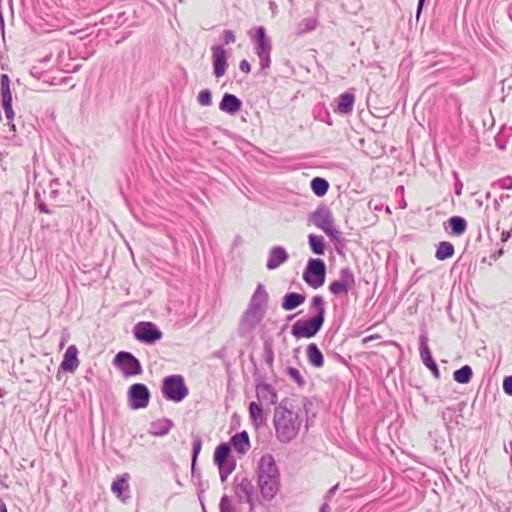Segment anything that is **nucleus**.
Wrapping results in <instances>:
<instances>
[{"label": "nucleus", "instance_id": "aec40b11", "mask_svg": "<svg viewBox=\"0 0 512 512\" xmlns=\"http://www.w3.org/2000/svg\"><path fill=\"white\" fill-rule=\"evenodd\" d=\"M269 295L265 289V286L259 283L251 296L248 307L253 310H258L266 314L268 307Z\"/></svg>", "mask_w": 512, "mask_h": 512}, {"label": "nucleus", "instance_id": "f704fd0d", "mask_svg": "<svg viewBox=\"0 0 512 512\" xmlns=\"http://www.w3.org/2000/svg\"><path fill=\"white\" fill-rule=\"evenodd\" d=\"M473 377V370L470 365H464L453 373V379L459 384H468Z\"/></svg>", "mask_w": 512, "mask_h": 512}, {"label": "nucleus", "instance_id": "473e14b6", "mask_svg": "<svg viewBox=\"0 0 512 512\" xmlns=\"http://www.w3.org/2000/svg\"><path fill=\"white\" fill-rule=\"evenodd\" d=\"M329 187V182L323 177H314L310 182V188L317 197L325 196Z\"/></svg>", "mask_w": 512, "mask_h": 512}, {"label": "nucleus", "instance_id": "4d7b16f0", "mask_svg": "<svg viewBox=\"0 0 512 512\" xmlns=\"http://www.w3.org/2000/svg\"><path fill=\"white\" fill-rule=\"evenodd\" d=\"M30 74L36 79H41L43 73L37 67H33Z\"/></svg>", "mask_w": 512, "mask_h": 512}, {"label": "nucleus", "instance_id": "f03ea898", "mask_svg": "<svg viewBox=\"0 0 512 512\" xmlns=\"http://www.w3.org/2000/svg\"><path fill=\"white\" fill-rule=\"evenodd\" d=\"M286 402L287 400L285 399L275 407L273 416L276 438L283 444L293 441L298 436L302 425L299 414L288 409Z\"/></svg>", "mask_w": 512, "mask_h": 512}, {"label": "nucleus", "instance_id": "49530a36", "mask_svg": "<svg viewBox=\"0 0 512 512\" xmlns=\"http://www.w3.org/2000/svg\"><path fill=\"white\" fill-rule=\"evenodd\" d=\"M222 41L226 45L234 43L236 41L234 32L230 29L224 30L222 33Z\"/></svg>", "mask_w": 512, "mask_h": 512}, {"label": "nucleus", "instance_id": "3c124183", "mask_svg": "<svg viewBox=\"0 0 512 512\" xmlns=\"http://www.w3.org/2000/svg\"><path fill=\"white\" fill-rule=\"evenodd\" d=\"M454 176L456 178L455 184H454V192L457 196H460L463 189V183L461 180L457 177V173L454 172Z\"/></svg>", "mask_w": 512, "mask_h": 512}, {"label": "nucleus", "instance_id": "cd10ccee", "mask_svg": "<svg viewBox=\"0 0 512 512\" xmlns=\"http://www.w3.org/2000/svg\"><path fill=\"white\" fill-rule=\"evenodd\" d=\"M306 357L311 366L321 368L324 365V356L316 343H310L306 347Z\"/></svg>", "mask_w": 512, "mask_h": 512}, {"label": "nucleus", "instance_id": "603ef678", "mask_svg": "<svg viewBox=\"0 0 512 512\" xmlns=\"http://www.w3.org/2000/svg\"><path fill=\"white\" fill-rule=\"evenodd\" d=\"M57 185H59L58 179L51 180V182H50V188H51L50 197L51 198H56L58 196V190L56 188H54V186H57Z\"/></svg>", "mask_w": 512, "mask_h": 512}, {"label": "nucleus", "instance_id": "9b49d317", "mask_svg": "<svg viewBox=\"0 0 512 512\" xmlns=\"http://www.w3.org/2000/svg\"><path fill=\"white\" fill-rule=\"evenodd\" d=\"M356 285V279L350 267H343L339 271V278L330 282L328 289L334 296L347 295Z\"/></svg>", "mask_w": 512, "mask_h": 512}, {"label": "nucleus", "instance_id": "680f3d73", "mask_svg": "<svg viewBox=\"0 0 512 512\" xmlns=\"http://www.w3.org/2000/svg\"><path fill=\"white\" fill-rule=\"evenodd\" d=\"M0 512H8L7 506L2 499H0Z\"/></svg>", "mask_w": 512, "mask_h": 512}, {"label": "nucleus", "instance_id": "39448f33", "mask_svg": "<svg viewBox=\"0 0 512 512\" xmlns=\"http://www.w3.org/2000/svg\"><path fill=\"white\" fill-rule=\"evenodd\" d=\"M253 41L255 54L259 58L260 74L267 76L271 65L272 44L263 26L256 28Z\"/></svg>", "mask_w": 512, "mask_h": 512}, {"label": "nucleus", "instance_id": "393cba45", "mask_svg": "<svg viewBox=\"0 0 512 512\" xmlns=\"http://www.w3.org/2000/svg\"><path fill=\"white\" fill-rule=\"evenodd\" d=\"M229 444L240 455L246 454L251 447L249 435L245 430L233 435L230 438Z\"/></svg>", "mask_w": 512, "mask_h": 512}, {"label": "nucleus", "instance_id": "c03bdc74", "mask_svg": "<svg viewBox=\"0 0 512 512\" xmlns=\"http://www.w3.org/2000/svg\"><path fill=\"white\" fill-rule=\"evenodd\" d=\"M454 413L455 408L451 406L446 407L441 413V418L447 428H449V423L453 420Z\"/></svg>", "mask_w": 512, "mask_h": 512}, {"label": "nucleus", "instance_id": "58836bf2", "mask_svg": "<svg viewBox=\"0 0 512 512\" xmlns=\"http://www.w3.org/2000/svg\"><path fill=\"white\" fill-rule=\"evenodd\" d=\"M193 443H192V453H191V461L194 464H197L198 456L202 449V438L198 434H192Z\"/></svg>", "mask_w": 512, "mask_h": 512}, {"label": "nucleus", "instance_id": "4be33fe9", "mask_svg": "<svg viewBox=\"0 0 512 512\" xmlns=\"http://www.w3.org/2000/svg\"><path fill=\"white\" fill-rule=\"evenodd\" d=\"M242 105V101L236 95L226 92L219 103V109L229 115H235L241 110Z\"/></svg>", "mask_w": 512, "mask_h": 512}, {"label": "nucleus", "instance_id": "c9c22d12", "mask_svg": "<svg viewBox=\"0 0 512 512\" xmlns=\"http://www.w3.org/2000/svg\"><path fill=\"white\" fill-rule=\"evenodd\" d=\"M318 21L314 17L305 18L298 24V33L304 34L316 29Z\"/></svg>", "mask_w": 512, "mask_h": 512}, {"label": "nucleus", "instance_id": "20e7f679", "mask_svg": "<svg viewBox=\"0 0 512 512\" xmlns=\"http://www.w3.org/2000/svg\"><path fill=\"white\" fill-rule=\"evenodd\" d=\"M309 220L317 228L321 229L333 242L343 241L342 233L334 227L335 219L331 209L322 204L318 206L310 215Z\"/></svg>", "mask_w": 512, "mask_h": 512}, {"label": "nucleus", "instance_id": "13d9d810", "mask_svg": "<svg viewBox=\"0 0 512 512\" xmlns=\"http://www.w3.org/2000/svg\"><path fill=\"white\" fill-rule=\"evenodd\" d=\"M511 234H512V230H509V231H503L502 232V235H501V240L503 242L507 241L510 237H511Z\"/></svg>", "mask_w": 512, "mask_h": 512}, {"label": "nucleus", "instance_id": "4468645a", "mask_svg": "<svg viewBox=\"0 0 512 512\" xmlns=\"http://www.w3.org/2000/svg\"><path fill=\"white\" fill-rule=\"evenodd\" d=\"M264 317L265 313L247 307L240 319L238 335L243 338L248 337Z\"/></svg>", "mask_w": 512, "mask_h": 512}, {"label": "nucleus", "instance_id": "a211bd4d", "mask_svg": "<svg viewBox=\"0 0 512 512\" xmlns=\"http://www.w3.org/2000/svg\"><path fill=\"white\" fill-rule=\"evenodd\" d=\"M136 11L133 7L127 6L124 10L119 11L117 14H109L101 19L103 25H110L116 29L123 26L130 21V18H135Z\"/></svg>", "mask_w": 512, "mask_h": 512}, {"label": "nucleus", "instance_id": "09e8293b", "mask_svg": "<svg viewBox=\"0 0 512 512\" xmlns=\"http://www.w3.org/2000/svg\"><path fill=\"white\" fill-rule=\"evenodd\" d=\"M196 465L197 464H194V462L191 461V477L193 481H198L199 486H202L201 472L197 469Z\"/></svg>", "mask_w": 512, "mask_h": 512}, {"label": "nucleus", "instance_id": "0e129e2a", "mask_svg": "<svg viewBox=\"0 0 512 512\" xmlns=\"http://www.w3.org/2000/svg\"><path fill=\"white\" fill-rule=\"evenodd\" d=\"M338 488V485L333 486L326 494V498L330 497Z\"/></svg>", "mask_w": 512, "mask_h": 512}, {"label": "nucleus", "instance_id": "ea45409f", "mask_svg": "<svg viewBox=\"0 0 512 512\" xmlns=\"http://www.w3.org/2000/svg\"><path fill=\"white\" fill-rule=\"evenodd\" d=\"M286 374L292 379L300 388H303L306 384L305 379L301 375L300 371L294 367H288Z\"/></svg>", "mask_w": 512, "mask_h": 512}, {"label": "nucleus", "instance_id": "6ab92c4d", "mask_svg": "<svg viewBox=\"0 0 512 512\" xmlns=\"http://www.w3.org/2000/svg\"><path fill=\"white\" fill-rule=\"evenodd\" d=\"M288 259L289 254L283 246H273L268 252L266 268L268 270H275L287 262Z\"/></svg>", "mask_w": 512, "mask_h": 512}, {"label": "nucleus", "instance_id": "412c9836", "mask_svg": "<svg viewBox=\"0 0 512 512\" xmlns=\"http://www.w3.org/2000/svg\"><path fill=\"white\" fill-rule=\"evenodd\" d=\"M336 107L334 112L340 115H347L353 111L355 103V95L351 91H346L340 94L336 99Z\"/></svg>", "mask_w": 512, "mask_h": 512}, {"label": "nucleus", "instance_id": "c85d7f7f", "mask_svg": "<svg viewBox=\"0 0 512 512\" xmlns=\"http://www.w3.org/2000/svg\"><path fill=\"white\" fill-rule=\"evenodd\" d=\"M235 460L231 456V445L227 442L220 443L214 451V463L220 466L222 463Z\"/></svg>", "mask_w": 512, "mask_h": 512}, {"label": "nucleus", "instance_id": "774afa93", "mask_svg": "<svg viewBox=\"0 0 512 512\" xmlns=\"http://www.w3.org/2000/svg\"><path fill=\"white\" fill-rule=\"evenodd\" d=\"M113 0H101V3L102 5H108L109 3H111Z\"/></svg>", "mask_w": 512, "mask_h": 512}, {"label": "nucleus", "instance_id": "0eeeda50", "mask_svg": "<svg viewBox=\"0 0 512 512\" xmlns=\"http://www.w3.org/2000/svg\"><path fill=\"white\" fill-rule=\"evenodd\" d=\"M326 264L321 258H310L303 272L304 282L313 289L320 288L326 279Z\"/></svg>", "mask_w": 512, "mask_h": 512}, {"label": "nucleus", "instance_id": "bf43d9fd", "mask_svg": "<svg viewBox=\"0 0 512 512\" xmlns=\"http://www.w3.org/2000/svg\"><path fill=\"white\" fill-rule=\"evenodd\" d=\"M335 335V331L334 332H331L330 330L325 334L324 336V342H331V340L333 339Z\"/></svg>", "mask_w": 512, "mask_h": 512}, {"label": "nucleus", "instance_id": "6e6d98bb", "mask_svg": "<svg viewBox=\"0 0 512 512\" xmlns=\"http://www.w3.org/2000/svg\"><path fill=\"white\" fill-rule=\"evenodd\" d=\"M426 0H418L417 9H416V19H419L422 9L424 7Z\"/></svg>", "mask_w": 512, "mask_h": 512}, {"label": "nucleus", "instance_id": "de8ad7c7", "mask_svg": "<svg viewBox=\"0 0 512 512\" xmlns=\"http://www.w3.org/2000/svg\"><path fill=\"white\" fill-rule=\"evenodd\" d=\"M503 391L508 395L512 396V375L506 376L502 383Z\"/></svg>", "mask_w": 512, "mask_h": 512}, {"label": "nucleus", "instance_id": "69168bd1", "mask_svg": "<svg viewBox=\"0 0 512 512\" xmlns=\"http://www.w3.org/2000/svg\"><path fill=\"white\" fill-rule=\"evenodd\" d=\"M465 405H466V404H465V402H460V403L458 404V411H460V412H461V411L463 410V408L465 407Z\"/></svg>", "mask_w": 512, "mask_h": 512}, {"label": "nucleus", "instance_id": "2eb2a0df", "mask_svg": "<svg viewBox=\"0 0 512 512\" xmlns=\"http://www.w3.org/2000/svg\"><path fill=\"white\" fill-rule=\"evenodd\" d=\"M255 390L258 399L257 402L266 405L277 404V391L271 384L266 383L262 376L255 377Z\"/></svg>", "mask_w": 512, "mask_h": 512}, {"label": "nucleus", "instance_id": "4c0bfd02", "mask_svg": "<svg viewBox=\"0 0 512 512\" xmlns=\"http://www.w3.org/2000/svg\"><path fill=\"white\" fill-rule=\"evenodd\" d=\"M263 354L264 360L269 367H273L274 362V350L273 343L271 340H265L263 343Z\"/></svg>", "mask_w": 512, "mask_h": 512}, {"label": "nucleus", "instance_id": "423d86ee", "mask_svg": "<svg viewBox=\"0 0 512 512\" xmlns=\"http://www.w3.org/2000/svg\"><path fill=\"white\" fill-rule=\"evenodd\" d=\"M161 393L166 400L180 403L188 396L189 389L182 375L172 374L163 378Z\"/></svg>", "mask_w": 512, "mask_h": 512}, {"label": "nucleus", "instance_id": "2f4dec72", "mask_svg": "<svg viewBox=\"0 0 512 512\" xmlns=\"http://www.w3.org/2000/svg\"><path fill=\"white\" fill-rule=\"evenodd\" d=\"M308 244L312 253L316 255H324L326 251V243L324 237L316 234L308 235Z\"/></svg>", "mask_w": 512, "mask_h": 512}, {"label": "nucleus", "instance_id": "a878e982", "mask_svg": "<svg viewBox=\"0 0 512 512\" xmlns=\"http://www.w3.org/2000/svg\"><path fill=\"white\" fill-rule=\"evenodd\" d=\"M305 300V294L298 292H288L282 298L281 307L285 311H292L301 306Z\"/></svg>", "mask_w": 512, "mask_h": 512}, {"label": "nucleus", "instance_id": "c756f323", "mask_svg": "<svg viewBox=\"0 0 512 512\" xmlns=\"http://www.w3.org/2000/svg\"><path fill=\"white\" fill-rule=\"evenodd\" d=\"M111 490L122 501H125L126 499L130 498L129 484L124 476L119 477L115 481H113L111 485Z\"/></svg>", "mask_w": 512, "mask_h": 512}, {"label": "nucleus", "instance_id": "052dcab7", "mask_svg": "<svg viewBox=\"0 0 512 512\" xmlns=\"http://www.w3.org/2000/svg\"><path fill=\"white\" fill-rule=\"evenodd\" d=\"M331 509H330V506L328 505V503H323L321 506H320V509H319V512H330Z\"/></svg>", "mask_w": 512, "mask_h": 512}, {"label": "nucleus", "instance_id": "e433bc0d", "mask_svg": "<svg viewBox=\"0 0 512 512\" xmlns=\"http://www.w3.org/2000/svg\"><path fill=\"white\" fill-rule=\"evenodd\" d=\"M236 464V460H231L217 466L221 482H225L227 480L228 476L235 470Z\"/></svg>", "mask_w": 512, "mask_h": 512}, {"label": "nucleus", "instance_id": "6e6552de", "mask_svg": "<svg viewBox=\"0 0 512 512\" xmlns=\"http://www.w3.org/2000/svg\"><path fill=\"white\" fill-rule=\"evenodd\" d=\"M132 332L137 341L146 345H153L163 337L160 328L150 321H140L136 323Z\"/></svg>", "mask_w": 512, "mask_h": 512}, {"label": "nucleus", "instance_id": "a19ab883", "mask_svg": "<svg viewBox=\"0 0 512 512\" xmlns=\"http://www.w3.org/2000/svg\"><path fill=\"white\" fill-rule=\"evenodd\" d=\"M197 101L201 106H210L212 104V92L209 89H203L198 93Z\"/></svg>", "mask_w": 512, "mask_h": 512}, {"label": "nucleus", "instance_id": "a18cd8bd", "mask_svg": "<svg viewBox=\"0 0 512 512\" xmlns=\"http://www.w3.org/2000/svg\"><path fill=\"white\" fill-rule=\"evenodd\" d=\"M35 204L41 213H51V210L48 208L46 203L40 198V193L38 191L35 192Z\"/></svg>", "mask_w": 512, "mask_h": 512}, {"label": "nucleus", "instance_id": "7c9ffc66", "mask_svg": "<svg viewBox=\"0 0 512 512\" xmlns=\"http://www.w3.org/2000/svg\"><path fill=\"white\" fill-rule=\"evenodd\" d=\"M428 340L429 339H428V336L426 333L420 334V336H419V353H420L421 361L423 362V364L425 366H427L430 363H432L433 361H435L432 356V352L429 348Z\"/></svg>", "mask_w": 512, "mask_h": 512}, {"label": "nucleus", "instance_id": "dca6fc26", "mask_svg": "<svg viewBox=\"0 0 512 512\" xmlns=\"http://www.w3.org/2000/svg\"><path fill=\"white\" fill-rule=\"evenodd\" d=\"M213 74L216 78H221L228 68L227 51L222 45H214L211 47Z\"/></svg>", "mask_w": 512, "mask_h": 512}, {"label": "nucleus", "instance_id": "864d4df0", "mask_svg": "<svg viewBox=\"0 0 512 512\" xmlns=\"http://www.w3.org/2000/svg\"><path fill=\"white\" fill-rule=\"evenodd\" d=\"M239 69L244 72V73H250L251 71V65L250 63L248 62V60L246 59H243L240 61V64H239Z\"/></svg>", "mask_w": 512, "mask_h": 512}, {"label": "nucleus", "instance_id": "e2e57ef3", "mask_svg": "<svg viewBox=\"0 0 512 512\" xmlns=\"http://www.w3.org/2000/svg\"><path fill=\"white\" fill-rule=\"evenodd\" d=\"M269 8H270V10L272 11V13H275V11H276V9H277V5H276V3H275V2H273V1H270V2H269Z\"/></svg>", "mask_w": 512, "mask_h": 512}, {"label": "nucleus", "instance_id": "8fccbe9b", "mask_svg": "<svg viewBox=\"0 0 512 512\" xmlns=\"http://www.w3.org/2000/svg\"><path fill=\"white\" fill-rule=\"evenodd\" d=\"M426 367L431 371V373H432V375L434 376L435 379H439L440 378V371H439V368H438V365H437L436 361H433L432 363H430Z\"/></svg>", "mask_w": 512, "mask_h": 512}, {"label": "nucleus", "instance_id": "7ed1b4c3", "mask_svg": "<svg viewBox=\"0 0 512 512\" xmlns=\"http://www.w3.org/2000/svg\"><path fill=\"white\" fill-rule=\"evenodd\" d=\"M257 482L265 500H272L280 488V472L271 454H264L257 463Z\"/></svg>", "mask_w": 512, "mask_h": 512}, {"label": "nucleus", "instance_id": "f8f14e48", "mask_svg": "<svg viewBox=\"0 0 512 512\" xmlns=\"http://www.w3.org/2000/svg\"><path fill=\"white\" fill-rule=\"evenodd\" d=\"M0 95L2 107L8 120L11 131L16 132V124L14 123L15 113L12 107V93L10 90V79L7 74L0 76Z\"/></svg>", "mask_w": 512, "mask_h": 512}, {"label": "nucleus", "instance_id": "b1692460", "mask_svg": "<svg viewBox=\"0 0 512 512\" xmlns=\"http://www.w3.org/2000/svg\"><path fill=\"white\" fill-rule=\"evenodd\" d=\"M174 427V422L166 417L154 420L149 425L148 432L156 437H163L167 435Z\"/></svg>", "mask_w": 512, "mask_h": 512}, {"label": "nucleus", "instance_id": "72a5a7b5", "mask_svg": "<svg viewBox=\"0 0 512 512\" xmlns=\"http://www.w3.org/2000/svg\"><path fill=\"white\" fill-rule=\"evenodd\" d=\"M455 249L451 242L449 241H441L439 242L435 257L437 260L443 261L451 258L454 255Z\"/></svg>", "mask_w": 512, "mask_h": 512}, {"label": "nucleus", "instance_id": "5701e85b", "mask_svg": "<svg viewBox=\"0 0 512 512\" xmlns=\"http://www.w3.org/2000/svg\"><path fill=\"white\" fill-rule=\"evenodd\" d=\"M248 411L251 423L256 429L266 424V415L261 403L251 401L248 405Z\"/></svg>", "mask_w": 512, "mask_h": 512}, {"label": "nucleus", "instance_id": "bb28decb", "mask_svg": "<svg viewBox=\"0 0 512 512\" xmlns=\"http://www.w3.org/2000/svg\"><path fill=\"white\" fill-rule=\"evenodd\" d=\"M450 229L449 233L453 236H461L467 230V221L462 216H451L445 222V230Z\"/></svg>", "mask_w": 512, "mask_h": 512}, {"label": "nucleus", "instance_id": "f3484780", "mask_svg": "<svg viewBox=\"0 0 512 512\" xmlns=\"http://www.w3.org/2000/svg\"><path fill=\"white\" fill-rule=\"evenodd\" d=\"M78 354L79 351L76 345H70L66 349L63 355V360L59 366V370L56 375V378L58 380L60 379L61 371L73 374L77 370L79 366Z\"/></svg>", "mask_w": 512, "mask_h": 512}, {"label": "nucleus", "instance_id": "f257e3e1", "mask_svg": "<svg viewBox=\"0 0 512 512\" xmlns=\"http://www.w3.org/2000/svg\"><path fill=\"white\" fill-rule=\"evenodd\" d=\"M309 312L313 313V315L307 319L297 320L292 326L291 334L296 339L313 338L323 327L326 315L325 300L323 296L315 295L312 297Z\"/></svg>", "mask_w": 512, "mask_h": 512}, {"label": "nucleus", "instance_id": "9d476101", "mask_svg": "<svg viewBox=\"0 0 512 512\" xmlns=\"http://www.w3.org/2000/svg\"><path fill=\"white\" fill-rule=\"evenodd\" d=\"M151 393L144 383H134L127 391L128 405L132 410L144 409L149 405Z\"/></svg>", "mask_w": 512, "mask_h": 512}, {"label": "nucleus", "instance_id": "ddd939ff", "mask_svg": "<svg viewBox=\"0 0 512 512\" xmlns=\"http://www.w3.org/2000/svg\"><path fill=\"white\" fill-rule=\"evenodd\" d=\"M234 491L239 502H246L253 508L255 488L245 472L237 473L234 477Z\"/></svg>", "mask_w": 512, "mask_h": 512}, {"label": "nucleus", "instance_id": "5fc2aeb1", "mask_svg": "<svg viewBox=\"0 0 512 512\" xmlns=\"http://www.w3.org/2000/svg\"><path fill=\"white\" fill-rule=\"evenodd\" d=\"M510 196L508 194H501L498 199H495L494 206L496 210H499L500 208V202H503L504 200L508 199Z\"/></svg>", "mask_w": 512, "mask_h": 512}, {"label": "nucleus", "instance_id": "79ce46f5", "mask_svg": "<svg viewBox=\"0 0 512 512\" xmlns=\"http://www.w3.org/2000/svg\"><path fill=\"white\" fill-rule=\"evenodd\" d=\"M492 187L504 190H512V177L506 176L502 179L496 180L492 183Z\"/></svg>", "mask_w": 512, "mask_h": 512}, {"label": "nucleus", "instance_id": "1a4fd4ad", "mask_svg": "<svg viewBox=\"0 0 512 512\" xmlns=\"http://www.w3.org/2000/svg\"><path fill=\"white\" fill-rule=\"evenodd\" d=\"M113 364L121 371L124 377L137 376L143 372L139 359L128 351L118 352L113 359Z\"/></svg>", "mask_w": 512, "mask_h": 512}, {"label": "nucleus", "instance_id": "37998d69", "mask_svg": "<svg viewBox=\"0 0 512 512\" xmlns=\"http://www.w3.org/2000/svg\"><path fill=\"white\" fill-rule=\"evenodd\" d=\"M219 510L220 512H235L234 507L226 494H224L220 499Z\"/></svg>", "mask_w": 512, "mask_h": 512}, {"label": "nucleus", "instance_id": "338daca9", "mask_svg": "<svg viewBox=\"0 0 512 512\" xmlns=\"http://www.w3.org/2000/svg\"><path fill=\"white\" fill-rule=\"evenodd\" d=\"M129 34H130V33H127L126 35H123V37H122L120 40H118L116 43H117V44H119V43H121L122 41H124L125 39H127V38H128V36H129Z\"/></svg>", "mask_w": 512, "mask_h": 512}]
</instances>
